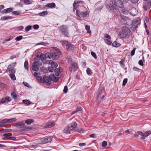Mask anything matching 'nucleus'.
<instances>
[{
  "instance_id": "f257e3e1",
  "label": "nucleus",
  "mask_w": 151,
  "mask_h": 151,
  "mask_svg": "<svg viewBox=\"0 0 151 151\" xmlns=\"http://www.w3.org/2000/svg\"><path fill=\"white\" fill-rule=\"evenodd\" d=\"M131 31L129 28L126 27H123L122 30L119 34V36L122 38H128L130 35Z\"/></svg>"
},
{
  "instance_id": "f03ea898",
  "label": "nucleus",
  "mask_w": 151,
  "mask_h": 151,
  "mask_svg": "<svg viewBox=\"0 0 151 151\" xmlns=\"http://www.w3.org/2000/svg\"><path fill=\"white\" fill-rule=\"evenodd\" d=\"M104 91V89L103 87L101 86L99 87L97 92V98L96 101V102L98 104L100 102V100L103 99L104 97V95H102Z\"/></svg>"
},
{
  "instance_id": "7ed1b4c3",
  "label": "nucleus",
  "mask_w": 151,
  "mask_h": 151,
  "mask_svg": "<svg viewBox=\"0 0 151 151\" xmlns=\"http://www.w3.org/2000/svg\"><path fill=\"white\" fill-rule=\"evenodd\" d=\"M52 139V136H46L44 138L37 139V142L39 144H43L51 142Z\"/></svg>"
},
{
  "instance_id": "20e7f679",
  "label": "nucleus",
  "mask_w": 151,
  "mask_h": 151,
  "mask_svg": "<svg viewBox=\"0 0 151 151\" xmlns=\"http://www.w3.org/2000/svg\"><path fill=\"white\" fill-rule=\"evenodd\" d=\"M59 30L61 34L65 36L68 37L69 35L68 30L66 25H62L59 27Z\"/></svg>"
},
{
  "instance_id": "39448f33",
  "label": "nucleus",
  "mask_w": 151,
  "mask_h": 151,
  "mask_svg": "<svg viewBox=\"0 0 151 151\" xmlns=\"http://www.w3.org/2000/svg\"><path fill=\"white\" fill-rule=\"evenodd\" d=\"M39 81L40 82L44 83H46L47 86H50L51 84V81H50L49 77L43 76V77H39Z\"/></svg>"
},
{
  "instance_id": "423d86ee",
  "label": "nucleus",
  "mask_w": 151,
  "mask_h": 151,
  "mask_svg": "<svg viewBox=\"0 0 151 151\" xmlns=\"http://www.w3.org/2000/svg\"><path fill=\"white\" fill-rule=\"evenodd\" d=\"M16 64V63L14 62L12 64L9 65L7 67L6 72H9L10 74H14L15 72V70L14 68L15 67Z\"/></svg>"
},
{
  "instance_id": "0eeeda50",
  "label": "nucleus",
  "mask_w": 151,
  "mask_h": 151,
  "mask_svg": "<svg viewBox=\"0 0 151 151\" xmlns=\"http://www.w3.org/2000/svg\"><path fill=\"white\" fill-rule=\"evenodd\" d=\"M137 133L141 136L140 139L143 140L151 134V131H147L144 133H143L140 131H138Z\"/></svg>"
},
{
  "instance_id": "6e6552de",
  "label": "nucleus",
  "mask_w": 151,
  "mask_h": 151,
  "mask_svg": "<svg viewBox=\"0 0 151 151\" xmlns=\"http://www.w3.org/2000/svg\"><path fill=\"white\" fill-rule=\"evenodd\" d=\"M46 57L49 59L52 58L53 60H56L58 58V56L55 53V52H47L46 53Z\"/></svg>"
},
{
  "instance_id": "1a4fd4ad",
  "label": "nucleus",
  "mask_w": 151,
  "mask_h": 151,
  "mask_svg": "<svg viewBox=\"0 0 151 151\" xmlns=\"http://www.w3.org/2000/svg\"><path fill=\"white\" fill-rule=\"evenodd\" d=\"M140 18L138 17L133 20L132 27V29H135L140 24Z\"/></svg>"
},
{
  "instance_id": "9d476101",
  "label": "nucleus",
  "mask_w": 151,
  "mask_h": 151,
  "mask_svg": "<svg viewBox=\"0 0 151 151\" xmlns=\"http://www.w3.org/2000/svg\"><path fill=\"white\" fill-rule=\"evenodd\" d=\"M78 68L77 63L75 62H72L69 68V70L70 72L75 71L77 70Z\"/></svg>"
},
{
  "instance_id": "9b49d317",
  "label": "nucleus",
  "mask_w": 151,
  "mask_h": 151,
  "mask_svg": "<svg viewBox=\"0 0 151 151\" xmlns=\"http://www.w3.org/2000/svg\"><path fill=\"white\" fill-rule=\"evenodd\" d=\"M66 48L68 51H72L75 50L76 47L74 45L69 43L66 47Z\"/></svg>"
},
{
  "instance_id": "f8f14e48",
  "label": "nucleus",
  "mask_w": 151,
  "mask_h": 151,
  "mask_svg": "<svg viewBox=\"0 0 151 151\" xmlns=\"http://www.w3.org/2000/svg\"><path fill=\"white\" fill-rule=\"evenodd\" d=\"M113 2L111 1L110 2V6L109 5H107L106 7H109L110 8V10H111L112 12H113L114 10V9H116V5L115 4V2H114V4L112 5H111V4L113 3Z\"/></svg>"
},
{
  "instance_id": "ddd939ff",
  "label": "nucleus",
  "mask_w": 151,
  "mask_h": 151,
  "mask_svg": "<svg viewBox=\"0 0 151 151\" xmlns=\"http://www.w3.org/2000/svg\"><path fill=\"white\" fill-rule=\"evenodd\" d=\"M12 135V134L11 133L4 134H3L4 137L2 138V139L4 140L9 139L10 137Z\"/></svg>"
},
{
  "instance_id": "4468645a",
  "label": "nucleus",
  "mask_w": 151,
  "mask_h": 151,
  "mask_svg": "<svg viewBox=\"0 0 151 151\" xmlns=\"http://www.w3.org/2000/svg\"><path fill=\"white\" fill-rule=\"evenodd\" d=\"M77 123L76 122H73L70 124H69L68 126L70 127V129L71 130H74L76 127Z\"/></svg>"
},
{
  "instance_id": "2eb2a0df",
  "label": "nucleus",
  "mask_w": 151,
  "mask_h": 151,
  "mask_svg": "<svg viewBox=\"0 0 151 151\" xmlns=\"http://www.w3.org/2000/svg\"><path fill=\"white\" fill-rule=\"evenodd\" d=\"M84 2L81 1H78L75 0L73 3V5L74 6L75 4L77 6H82L83 5Z\"/></svg>"
},
{
  "instance_id": "dca6fc26",
  "label": "nucleus",
  "mask_w": 151,
  "mask_h": 151,
  "mask_svg": "<svg viewBox=\"0 0 151 151\" xmlns=\"http://www.w3.org/2000/svg\"><path fill=\"white\" fill-rule=\"evenodd\" d=\"M136 9L134 8H132L130 12L131 15L133 16H136L137 14Z\"/></svg>"
},
{
  "instance_id": "f3484780",
  "label": "nucleus",
  "mask_w": 151,
  "mask_h": 151,
  "mask_svg": "<svg viewBox=\"0 0 151 151\" xmlns=\"http://www.w3.org/2000/svg\"><path fill=\"white\" fill-rule=\"evenodd\" d=\"M49 77L50 80L53 81L55 82H57L58 80V78L55 77L54 74H50L49 75Z\"/></svg>"
},
{
  "instance_id": "a211bd4d",
  "label": "nucleus",
  "mask_w": 151,
  "mask_h": 151,
  "mask_svg": "<svg viewBox=\"0 0 151 151\" xmlns=\"http://www.w3.org/2000/svg\"><path fill=\"white\" fill-rule=\"evenodd\" d=\"M55 125V123L53 122H49L47 123L46 125L44 127L45 128H50L54 126Z\"/></svg>"
},
{
  "instance_id": "6ab92c4d",
  "label": "nucleus",
  "mask_w": 151,
  "mask_h": 151,
  "mask_svg": "<svg viewBox=\"0 0 151 151\" xmlns=\"http://www.w3.org/2000/svg\"><path fill=\"white\" fill-rule=\"evenodd\" d=\"M62 69L60 67H59V68H58L55 69L54 70L55 75L56 76H59L60 73L61 71H62Z\"/></svg>"
},
{
  "instance_id": "aec40b11",
  "label": "nucleus",
  "mask_w": 151,
  "mask_h": 151,
  "mask_svg": "<svg viewBox=\"0 0 151 151\" xmlns=\"http://www.w3.org/2000/svg\"><path fill=\"white\" fill-rule=\"evenodd\" d=\"M46 6L48 8L53 9L55 7V4L54 3H48L46 5Z\"/></svg>"
},
{
  "instance_id": "412c9836",
  "label": "nucleus",
  "mask_w": 151,
  "mask_h": 151,
  "mask_svg": "<svg viewBox=\"0 0 151 151\" xmlns=\"http://www.w3.org/2000/svg\"><path fill=\"white\" fill-rule=\"evenodd\" d=\"M34 62L32 63V69L34 71H37L39 69V67L35 64Z\"/></svg>"
},
{
  "instance_id": "4be33fe9",
  "label": "nucleus",
  "mask_w": 151,
  "mask_h": 151,
  "mask_svg": "<svg viewBox=\"0 0 151 151\" xmlns=\"http://www.w3.org/2000/svg\"><path fill=\"white\" fill-rule=\"evenodd\" d=\"M117 5L119 7H122L124 6L123 2L120 0H118L116 2Z\"/></svg>"
},
{
  "instance_id": "5701e85b",
  "label": "nucleus",
  "mask_w": 151,
  "mask_h": 151,
  "mask_svg": "<svg viewBox=\"0 0 151 151\" xmlns=\"http://www.w3.org/2000/svg\"><path fill=\"white\" fill-rule=\"evenodd\" d=\"M12 10L13 9L12 8H7L3 10L2 12L3 13H7L12 12Z\"/></svg>"
},
{
  "instance_id": "b1692460",
  "label": "nucleus",
  "mask_w": 151,
  "mask_h": 151,
  "mask_svg": "<svg viewBox=\"0 0 151 151\" xmlns=\"http://www.w3.org/2000/svg\"><path fill=\"white\" fill-rule=\"evenodd\" d=\"M71 130L70 127L68 126L67 127H65L64 129V132L65 133H69Z\"/></svg>"
},
{
  "instance_id": "393cba45",
  "label": "nucleus",
  "mask_w": 151,
  "mask_h": 151,
  "mask_svg": "<svg viewBox=\"0 0 151 151\" xmlns=\"http://www.w3.org/2000/svg\"><path fill=\"white\" fill-rule=\"evenodd\" d=\"M122 13L124 14H128L129 12V11L127 9L124 8H122Z\"/></svg>"
},
{
  "instance_id": "a878e982",
  "label": "nucleus",
  "mask_w": 151,
  "mask_h": 151,
  "mask_svg": "<svg viewBox=\"0 0 151 151\" xmlns=\"http://www.w3.org/2000/svg\"><path fill=\"white\" fill-rule=\"evenodd\" d=\"M48 14V12L47 11H45L40 13L39 14V15L40 16L44 17L46 15H47Z\"/></svg>"
},
{
  "instance_id": "bb28decb",
  "label": "nucleus",
  "mask_w": 151,
  "mask_h": 151,
  "mask_svg": "<svg viewBox=\"0 0 151 151\" xmlns=\"http://www.w3.org/2000/svg\"><path fill=\"white\" fill-rule=\"evenodd\" d=\"M12 18L13 17L10 16H5L1 18V19L3 20H6L9 19H12Z\"/></svg>"
},
{
  "instance_id": "cd10ccee",
  "label": "nucleus",
  "mask_w": 151,
  "mask_h": 151,
  "mask_svg": "<svg viewBox=\"0 0 151 151\" xmlns=\"http://www.w3.org/2000/svg\"><path fill=\"white\" fill-rule=\"evenodd\" d=\"M55 50L53 51V52H55V53L58 55V54H60V50L56 47H53Z\"/></svg>"
},
{
  "instance_id": "c85d7f7f",
  "label": "nucleus",
  "mask_w": 151,
  "mask_h": 151,
  "mask_svg": "<svg viewBox=\"0 0 151 151\" xmlns=\"http://www.w3.org/2000/svg\"><path fill=\"white\" fill-rule=\"evenodd\" d=\"M40 72L37 71L35 72L34 74V75L35 77H37V78L38 80L39 81V77H41V76H40Z\"/></svg>"
},
{
  "instance_id": "c756f323",
  "label": "nucleus",
  "mask_w": 151,
  "mask_h": 151,
  "mask_svg": "<svg viewBox=\"0 0 151 151\" xmlns=\"http://www.w3.org/2000/svg\"><path fill=\"white\" fill-rule=\"evenodd\" d=\"M80 14L81 16L83 17H86L87 14L88 12L87 11H86L85 12H80Z\"/></svg>"
},
{
  "instance_id": "7c9ffc66",
  "label": "nucleus",
  "mask_w": 151,
  "mask_h": 151,
  "mask_svg": "<svg viewBox=\"0 0 151 151\" xmlns=\"http://www.w3.org/2000/svg\"><path fill=\"white\" fill-rule=\"evenodd\" d=\"M21 13L20 11H16L13 12L12 13V14L15 16L19 15Z\"/></svg>"
},
{
  "instance_id": "2f4dec72",
  "label": "nucleus",
  "mask_w": 151,
  "mask_h": 151,
  "mask_svg": "<svg viewBox=\"0 0 151 151\" xmlns=\"http://www.w3.org/2000/svg\"><path fill=\"white\" fill-rule=\"evenodd\" d=\"M11 95L12 98L14 99V100H16L17 99V96L16 93L14 92H12L11 93Z\"/></svg>"
},
{
  "instance_id": "473e14b6",
  "label": "nucleus",
  "mask_w": 151,
  "mask_h": 151,
  "mask_svg": "<svg viewBox=\"0 0 151 151\" xmlns=\"http://www.w3.org/2000/svg\"><path fill=\"white\" fill-rule=\"evenodd\" d=\"M24 67L25 69L28 70L29 69L28 63L27 61H25L24 63Z\"/></svg>"
},
{
  "instance_id": "72a5a7b5",
  "label": "nucleus",
  "mask_w": 151,
  "mask_h": 151,
  "mask_svg": "<svg viewBox=\"0 0 151 151\" xmlns=\"http://www.w3.org/2000/svg\"><path fill=\"white\" fill-rule=\"evenodd\" d=\"M32 0H24V2L26 4L28 5L32 3Z\"/></svg>"
},
{
  "instance_id": "f704fd0d",
  "label": "nucleus",
  "mask_w": 151,
  "mask_h": 151,
  "mask_svg": "<svg viewBox=\"0 0 151 151\" xmlns=\"http://www.w3.org/2000/svg\"><path fill=\"white\" fill-rule=\"evenodd\" d=\"M112 46L114 47H117L119 46H120V44L119 43H118L116 41H114V42L112 44Z\"/></svg>"
},
{
  "instance_id": "c9c22d12",
  "label": "nucleus",
  "mask_w": 151,
  "mask_h": 151,
  "mask_svg": "<svg viewBox=\"0 0 151 151\" xmlns=\"http://www.w3.org/2000/svg\"><path fill=\"white\" fill-rule=\"evenodd\" d=\"M85 29L87 31V32L88 33H91V31L90 29V27L89 26L86 25L85 26Z\"/></svg>"
},
{
  "instance_id": "e433bc0d",
  "label": "nucleus",
  "mask_w": 151,
  "mask_h": 151,
  "mask_svg": "<svg viewBox=\"0 0 151 151\" xmlns=\"http://www.w3.org/2000/svg\"><path fill=\"white\" fill-rule=\"evenodd\" d=\"M34 121V120L32 119H28L25 121V123L27 124H30Z\"/></svg>"
},
{
  "instance_id": "4c0bfd02",
  "label": "nucleus",
  "mask_w": 151,
  "mask_h": 151,
  "mask_svg": "<svg viewBox=\"0 0 151 151\" xmlns=\"http://www.w3.org/2000/svg\"><path fill=\"white\" fill-rule=\"evenodd\" d=\"M46 57V53L45 55L43 54H41L40 57L39 58L42 60H44L45 58Z\"/></svg>"
},
{
  "instance_id": "58836bf2",
  "label": "nucleus",
  "mask_w": 151,
  "mask_h": 151,
  "mask_svg": "<svg viewBox=\"0 0 151 151\" xmlns=\"http://www.w3.org/2000/svg\"><path fill=\"white\" fill-rule=\"evenodd\" d=\"M62 42V44L64 46H65L66 47H67V46L68 45L69 43H68V42L65 40L63 41H60Z\"/></svg>"
},
{
  "instance_id": "ea45409f",
  "label": "nucleus",
  "mask_w": 151,
  "mask_h": 151,
  "mask_svg": "<svg viewBox=\"0 0 151 151\" xmlns=\"http://www.w3.org/2000/svg\"><path fill=\"white\" fill-rule=\"evenodd\" d=\"M86 72L87 74L89 75H91L92 73V72L91 70L89 68H87Z\"/></svg>"
},
{
  "instance_id": "a19ab883",
  "label": "nucleus",
  "mask_w": 151,
  "mask_h": 151,
  "mask_svg": "<svg viewBox=\"0 0 151 151\" xmlns=\"http://www.w3.org/2000/svg\"><path fill=\"white\" fill-rule=\"evenodd\" d=\"M9 76L11 78V79L15 81L16 80V77L15 75H14V74H10L9 75Z\"/></svg>"
},
{
  "instance_id": "79ce46f5",
  "label": "nucleus",
  "mask_w": 151,
  "mask_h": 151,
  "mask_svg": "<svg viewBox=\"0 0 151 151\" xmlns=\"http://www.w3.org/2000/svg\"><path fill=\"white\" fill-rule=\"evenodd\" d=\"M145 4H146L148 7L149 9L150 7V6L151 5V0L148 1L147 2V3H145Z\"/></svg>"
},
{
  "instance_id": "37998d69",
  "label": "nucleus",
  "mask_w": 151,
  "mask_h": 151,
  "mask_svg": "<svg viewBox=\"0 0 151 151\" xmlns=\"http://www.w3.org/2000/svg\"><path fill=\"white\" fill-rule=\"evenodd\" d=\"M51 66L54 68H56L58 66V64L54 62H52L51 64Z\"/></svg>"
},
{
  "instance_id": "c03bdc74",
  "label": "nucleus",
  "mask_w": 151,
  "mask_h": 151,
  "mask_svg": "<svg viewBox=\"0 0 151 151\" xmlns=\"http://www.w3.org/2000/svg\"><path fill=\"white\" fill-rule=\"evenodd\" d=\"M6 102H7L4 98H2L0 101V104H2Z\"/></svg>"
},
{
  "instance_id": "a18cd8bd",
  "label": "nucleus",
  "mask_w": 151,
  "mask_h": 151,
  "mask_svg": "<svg viewBox=\"0 0 151 151\" xmlns=\"http://www.w3.org/2000/svg\"><path fill=\"white\" fill-rule=\"evenodd\" d=\"M25 123L23 121H21L20 122L17 123V126H22Z\"/></svg>"
},
{
  "instance_id": "49530a36",
  "label": "nucleus",
  "mask_w": 151,
  "mask_h": 151,
  "mask_svg": "<svg viewBox=\"0 0 151 151\" xmlns=\"http://www.w3.org/2000/svg\"><path fill=\"white\" fill-rule=\"evenodd\" d=\"M9 119V123H13L16 120V118H13Z\"/></svg>"
},
{
  "instance_id": "de8ad7c7",
  "label": "nucleus",
  "mask_w": 151,
  "mask_h": 151,
  "mask_svg": "<svg viewBox=\"0 0 151 151\" xmlns=\"http://www.w3.org/2000/svg\"><path fill=\"white\" fill-rule=\"evenodd\" d=\"M105 42L108 45H110L112 43V42L109 40L106 39L104 40Z\"/></svg>"
},
{
  "instance_id": "09e8293b",
  "label": "nucleus",
  "mask_w": 151,
  "mask_h": 151,
  "mask_svg": "<svg viewBox=\"0 0 151 151\" xmlns=\"http://www.w3.org/2000/svg\"><path fill=\"white\" fill-rule=\"evenodd\" d=\"M32 26H31L29 25L26 27L25 29V30L26 31L28 32L29 30L31 29L32 28Z\"/></svg>"
},
{
  "instance_id": "8fccbe9b",
  "label": "nucleus",
  "mask_w": 151,
  "mask_h": 151,
  "mask_svg": "<svg viewBox=\"0 0 151 151\" xmlns=\"http://www.w3.org/2000/svg\"><path fill=\"white\" fill-rule=\"evenodd\" d=\"M23 102L24 103L28 105H29L31 104L30 101L27 100H23Z\"/></svg>"
},
{
  "instance_id": "3c124183",
  "label": "nucleus",
  "mask_w": 151,
  "mask_h": 151,
  "mask_svg": "<svg viewBox=\"0 0 151 151\" xmlns=\"http://www.w3.org/2000/svg\"><path fill=\"white\" fill-rule=\"evenodd\" d=\"M34 62L35 63V64L37 66H38V67H40L42 65V63L40 62L36 61Z\"/></svg>"
},
{
  "instance_id": "603ef678",
  "label": "nucleus",
  "mask_w": 151,
  "mask_h": 151,
  "mask_svg": "<svg viewBox=\"0 0 151 151\" xmlns=\"http://www.w3.org/2000/svg\"><path fill=\"white\" fill-rule=\"evenodd\" d=\"M23 36H19L15 38V40L17 41H19L22 39Z\"/></svg>"
},
{
  "instance_id": "864d4df0",
  "label": "nucleus",
  "mask_w": 151,
  "mask_h": 151,
  "mask_svg": "<svg viewBox=\"0 0 151 151\" xmlns=\"http://www.w3.org/2000/svg\"><path fill=\"white\" fill-rule=\"evenodd\" d=\"M5 100H6L7 102H8L11 101V99L9 97L6 96L5 98Z\"/></svg>"
},
{
  "instance_id": "5fc2aeb1",
  "label": "nucleus",
  "mask_w": 151,
  "mask_h": 151,
  "mask_svg": "<svg viewBox=\"0 0 151 151\" xmlns=\"http://www.w3.org/2000/svg\"><path fill=\"white\" fill-rule=\"evenodd\" d=\"M127 78H125L123 81V83H122V86H125L127 83Z\"/></svg>"
},
{
  "instance_id": "6e6d98bb",
  "label": "nucleus",
  "mask_w": 151,
  "mask_h": 151,
  "mask_svg": "<svg viewBox=\"0 0 151 151\" xmlns=\"http://www.w3.org/2000/svg\"><path fill=\"white\" fill-rule=\"evenodd\" d=\"M12 130L9 129H4L3 132H9L12 131Z\"/></svg>"
},
{
  "instance_id": "4d7b16f0",
  "label": "nucleus",
  "mask_w": 151,
  "mask_h": 151,
  "mask_svg": "<svg viewBox=\"0 0 151 151\" xmlns=\"http://www.w3.org/2000/svg\"><path fill=\"white\" fill-rule=\"evenodd\" d=\"M91 55L95 58L96 59L97 58V56L96 55V53L93 52H91Z\"/></svg>"
},
{
  "instance_id": "13d9d810",
  "label": "nucleus",
  "mask_w": 151,
  "mask_h": 151,
  "mask_svg": "<svg viewBox=\"0 0 151 151\" xmlns=\"http://www.w3.org/2000/svg\"><path fill=\"white\" fill-rule=\"evenodd\" d=\"M120 17L123 20H126L127 19V17H125V16H124L122 15H120Z\"/></svg>"
},
{
  "instance_id": "bf43d9fd",
  "label": "nucleus",
  "mask_w": 151,
  "mask_h": 151,
  "mask_svg": "<svg viewBox=\"0 0 151 151\" xmlns=\"http://www.w3.org/2000/svg\"><path fill=\"white\" fill-rule=\"evenodd\" d=\"M107 145V142L106 141H104L102 142V146L103 147H104Z\"/></svg>"
},
{
  "instance_id": "052dcab7",
  "label": "nucleus",
  "mask_w": 151,
  "mask_h": 151,
  "mask_svg": "<svg viewBox=\"0 0 151 151\" xmlns=\"http://www.w3.org/2000/svg\"><path fill=\"white\" fill-rule=\"evenodd\" d=\"M68 90V87L67 86H65L64 89L63 90V91L65 93H66L67 92Z\"/></svg>"
},
{
  "instance_id": "680f3d73",
  "label": "nucleus",
  "mask_w": 151,
  "mask_h": 151,
  "mask_svg": "<svg viewBox=\"0 0 151 151\" xmlns=\"http://www.w3.org/2000/svg\"><path fill=\"white\" fill-rule=\"evenodd\" d=\"M79 11L78 10H76V16L78 17L79 19H81V17L78 14Z\"/></svg>"
},
{
  "instance_id": "e2e57ef3",
  "label": "nucleus",
  "mask_w": 151,
  "mask_h": 151,
  "mask_svg": "<svg viewBox=\"0 0 151 151\" xmlns=\"http://www.w3.org/2000/svg\"><path fill=\"white\" fill-rule=\"evenodd\" d=\"M135 50L136 48H134L132 50L131 53V55L133 56V55H134L135 53Z\"/></svg>"
},
{
  "instance_id": "0e129e2a",
  "label": "nucleus",
  "mask_w": 151,
  "mask_h": 151,
  "mask_svg": "<svg viewBox=\"0 0 151 151\" xmlns=\"http://www.w3.org/2000/svg\"><path fill=\"white\" fill-rule=\"evenodd\" d=\"M48 69L49 71L50 72H52L53 71V68L51 66V67H48Z\"/></svg>"
},
{
  "instance_id": "69168bd1",
  "label": "nucleus",
  "mask_w": 151,
  "mask_h": 151,
  "mask_svg": "<svg viewBox=\"0 0 151 151\" xmlns=\"http://www.w3.org/2000/svg\"><path fill=\"white\" fill-rule=\"evenodd\" d=\"M33 27L35 29H37L39 27V25L37 24L34 25Z\"/></svg>"
},
{
  "instance_id": "338daca9",
  "label": "nucleus",
  "mask_w": 151,
  "mask_h": 151,
  "mask_svg": "<svg viewBox=\"0 0 151 151\" xmlns=\"http://www.w3.org/2000/svg\"><path fill=\"white\" fill-rule=\"evenodd\" d=\"M138 63L141 66L143 65V62L142 60H140L139 61Z\"/></svg>"
},
{
  "instance_id": "774afa93",
  "label": "nucleus",
  "mask_w": 151,
  "mask_h": 151,
  "mask_svg": "<svg viewBox=\"0 0 151 151\" xmlns=\"http://www.w3.org/2000/svg\"><path fill=\"white\" fill-rule=\"evenodd\" d=\"M133 69L135 71H139L140 70L138 68H137L136 67H134L133 68Z\"/></svg>"
}]
</instances>
